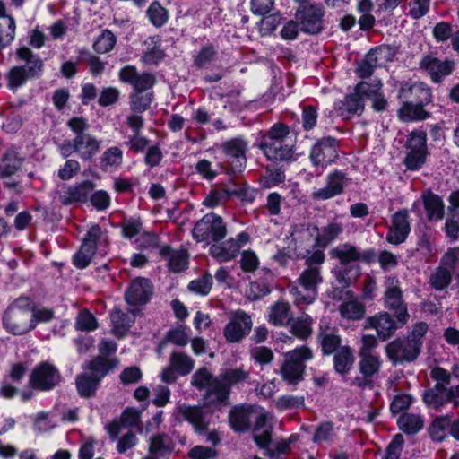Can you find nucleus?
I'll use <instances>...</instances> for the list:
<instances>
[{"label": "nucleus", "instance_id": "nucleus-54", "mask_svg": "<svg viewBox=\"0 0 459 459\" xmlns=\"http://www.w3.org/2000/svg\"><path fill=\"white\" fill-rule=\"evenodd\" d=\"M16 56L19 61L24 62V65H22V67H25L26 69H30L32 66V61L37 63L39 66V71L37 73V78L39 77L43 71V61L41 58L34 54L29 48L22 47L16 50Z\"/></svg>", "mask_w": 459, "mask_h": 459}, {"label": "nucleus", "instance_id": "nucleus-30", "mask_svg": "<svg viewBox=\"0 0 459 459\" xmlns=\"http://www.w3.org/2000/svg\"><path fill=\"white\" fill-rule=\"evenodd\" d=\"M255 416L252 406H236L231 409V428L239 432H244L250 428L251 420Z\"/></svg>", "mask_w": 459, "mask_h": 459}, {"label": "nucleus", "instance_id": "nucleus-56", "mask_svg": "<svg viewBox=\"0 0 459 459\" xmlns=\"http://www.w3.org/2000/svg\"><path fill=\"white\" fill-rule=\"evenodd\" d=\"M116 42L117 38L114 33L108 30H105L101 35L96 39L93 48L99 54H105L114 48Z\"/></svg>", "mask_w": 459, "mask_h": 459}, {"label": "nucleus", "instance_id": "nucleus-47", "mask_svg": "<svg viewBox=\"0 0 459 459\" xmlns=\"http://www.w3.org/2000/svg\"><path fill=\"white\" fill-rule=\"evenodd\" d=\"M451 419L448 416L436 418L429 428V432L434 441H442L450 433Z\"/></svg>", "mask_w": 459, "mask_h": 459}, {"label": "nucleus", "instance_id": "nucleus-33", "mask_svg": "<svg viewBox=\"0 0 459 459\" xmlns=\"http://www.w3.org/2000/svg\"><path fill=\"white\" fill-rule=\"evenodd\" d=\"M318 339L321 343L322 351L325 354H331L337 351L340 346L341 340L334 327L325 325L320 323V333Z\"/></svg>", "mask_w": 459, "mask_h": 459}, {"label": "nucleus", "instance_id": "nucleus-3", "mask_svg": "<svg viewBox=\"0 0 459 459\" xmlns=\"http://www.w3.org/2000/svg\"><path fill=\"white\" fill-rule=\"evenodd\" d=\"M429 376L436 383L423 394L426 405L433 409H441L450 403L453 408H458L459 384L450 385L451 373L443 368L435 367L430 370Z\"/></svg>", "mask_w": 459, "mask_h": 459}, {"label": "nucleus", "instance_id": "nucleus-26", "mask_svg": "<svg viewBox=\"0 0 459 459\" xmlns=\"http://www.w3.org/2000/svg\"><path fill=\"white\" fill-rule=\"evenodd\" d=\"M247 143L242 137L231 139V175L240 174L247 165Z\"/></svg>", "mask_w": 459, "mask_h": 459}, {"label": "nucleus", "instance_id": "nucleus-61", "mask_svg": "<svg viewBox=\"0 0 459 459\" xmlns=\"http://www.w3.org/2000/svg\"><path fill=\"white\" fill-rule=\"evenodd\" d=\"M275 407L280 411L298 409L304 406L302 396L283 395L274 401Z\"/></svg>", "mask_w": 459, "mask_h": 459}, {"label": "nucleus", "instance_id": "nucleus-36", "mask_svg": "<svg viewBox=\"0 0 459 459\" xmlns=\"http://www.w3.org/2000/svg\"><path fill=\"white\" fill-rule=\"evenodd\" d=\"M100 384L99 377L88 373H82L76 377V390L81 397L91 398L95 395Z\"/></svg>", "mask_w": 459, "mask_h": 459}, {"label": "nucleus", "instance_id": "nucleus-4", "mask_svg": "<svg viewBox=\"0 0 459 459\" xmlns=\"http://www.w3.org/2000/svg\"><path fill=\"white\" fill-rule=\"evenodd\" d=\"M382 83L378 79L361 82L357 84L355 92L347 96L342 103L343 109L348 114L361 112L364 108V100L371 101L372 108L377 112L384 111L387 107V100L381 91Z\"/></svg>", "mask_w": 459, "mask_h": 459}, {"label": "nucleus", "instance_id": "nucleus-64", "mask_svg": "<svg viewBox=\"0 0 459 459\" xmlns=\"http://www.w3.org/2000/svg\"><path fill=\"white\" fill-rule=\"evenodd\" d=\"M440 264L453 273L459 272V247L449 248L442 256Z\"/></svg>", "mask_w": 459, "mask_h": 459}, {"label": "nucleus", "instance_id": "nucleus-10", "mask_svg": "<svg viewBox=\"0 0 459 459\" xmlns=\"http://www.w3.org/2000/svg\"><path fill=\"white\" fill-rule=\"evenodd\" d=\"M385 307L394 311L396 319L401 325H404L409 314L407 307L402 299V290L399 286V281L395 277H387L385 281Z\"/></svg>", "mask_w": 459, "mask_h": 459}, {"label": "nucleus", "instance_id": "nucleus-1", "mask_svg": "<svg viewBox=\"0 0 459 459\" xmlns=\"http://www.w3.org/2000/svg\"><path fill=\"white\" fill-rule=\"evenodd\" d=\"M66 125L74 134V137L71 140H64L58 145V152L64 159L76 153L81 160L87 161L100 152L101 141L88 133L90 125L86 118L74 117L67 121Z\"/></svg>", "mask_w": 459, "mask_h": 459}, {"label": "nucleus", "instance_id": "nucleus-51", "mask_svg": "<svg viewBox=\"0 0 459 459\" xmlns=\"http://www.w3.org/2000/svg\"><path fill=\"white\" fill-rule=\"evenodd\" d=\"M152 101V93L133 91L129 95V105L132 112L143 113L147 110Z\"/></svg>", "mask_w": 459, "mask_h": 459}, {"label": "nucleus", "instance_id": "nucleus-31", "mask_svg": "<svg viewBox=\"0 0 459 459\" xmlns=\"http://www.w3.org/2000/svg\"><path fill=\"white\" fill-rule=\"evenodd\" d=\"M252 321L248 315L241 310L231 313V342L242 339L249 333Z\"/></svg>", "mask_w": 459, "mask_h": 459}, {"label": "nucleus", "instance_id": "nucleus-5", "mask_svg": "<svg viewBox=\"0 0 459 459\" xmlns=\"http://www.w3.org/2000/svg\"><path fill=\"white\" fill-rule=\"evenodd\" d=\"M31 302L28 298L17 299L5 311L3 323L13 334H24L35 328L31 320Z\"/></svg>", "mask_w": 459, "mask_h": 459}, {"label": "nucleus", "instance_id": "nucleus-49", "mask_svg": "<svg viewBox=\"0 0 459 459\" xmlns=\"http://www.w3.org/2000/svg\"><path fill=\"white\" fill-rule=\"evenodd\" d=\"M169 363L182 376L189 374L195 365V361L190 356L178 351H173L170 354Z\"/></svg>", "mask_w": 459, "mask_h": 459}, {"label": "nucleus", "instance_id": "nucleus-24", "mask_svg": "<svg viewBox=\"0 0 459 459\" xmlns=\"http://www.w3.org/2000/svg\"><path fill=\"white\" fill-rule=\"evenodd\" d=\"M94 185L92 182L86 180L80 184L69 186L59 195L60 202L65 204L73 203L86 202L90 193L92 191Z\"/></svg>", "mask_w": 459, "mask_h": 459}, {"label": "nucleus", "instance_id": "nucleus-53", "mask_svg": "<svg viewBox=\"0 0 459 459\" xmlns=\"http://www.w3.org/2000/svg\"><path fill=\"white\" fill-rule=\"evenodd\" d=\"M353 363V354L350 348L342 347L334 354V368L341 374L350 370Z\"/></svg>", "mask_w": 459, "mask_h": 459}, {"label": "nucleus", "instance_id": "nucleus-58", "mask_svg": "<svg viewBox=\"0 0 459 459\" xmlns=\"http://www.w3.org/2000/svg\"><path fill=\"white\" fill-rule=\"evenodd\" d=\"M114 367L112 361L104 357L99 356L90 361L88 368L91 370V375L99 377V380L105 377L108 371Z\"/></svg>", "mask_w": 459, "mask_h": 459}, {"label": "nucleus", "instance_id": "nucleus-14", "mask_svg": "<svg viewBox=\"0 0 459 459\" xmlns=\"http://www.w3.org/2000/svg\"><path fill=\"white\" fill-rule=\"evenodd\" d=\"M100 234L101 230L98 225H93L90 228L79 251L74 255L73 263L75 267L84 269L90 264L95 255Z\"/></svg>", "mask_w": 459, "mask_h": 459}, {"label": "nucleus", "instance_id": "nucleus-34", "mask_svg": "<svg viewBox=\"0 0 459 459\" xmlns=\"http://www.w3.org/2000/svg\"><path fill=\"white\" fill-rule=\"evenodd\" d=\"M162 255L168 256V266L173 273H180L187 268L188 254L186 250H170L169 247L160 251Z\"/></svg>", "mask_w": 459, "mask_h": 459}, {"label": "nucleus", "instance_id": "nucleus-48", "mask_svg": "<svg viewBox=\"0 0 459 459\" xmlns=\"http://www.w3.org/2000/svg\"><path fill=\"white\" fill-rule=\"evenodd\" d=\"M171 450V439L167 434L160 433L151 438L149 454L158 455L161 457L170 453Z\"/></svg>", "mask_w": 459, "mask_h": 459}, {"label": "nucleus", "instance_id": "nucleus-57", "mask_svg": "<svg viewBox=\"0 0 459 459\" xmlns=\"http://www.w3.org/2000/svg\"><path fill=\"white\" fill-rule=\"evenodd\" d=\"M452 273L451 271L440 264L430 276L431 286L437 290H444L450 284Z\"/></svg>", "mask_w": 459, "mask_h": 459}, {"label": "nucleus", "instance_id": "nucleus-11", "mask_svg": "<svg viewBox=\"0 0 459 459\" xmlns=\"http://www.w3.org/2000/svg\"><path fill=\"white\" fill-rule=\"evenodd\" d=\"M61 381L58 369L50 363L42 362L38 365L30 376V385L39 391H49Z\"/></svg>", "mask_w": 459, "mask_h": 459}, {"label": "nucleus", "instance_id": "nucleus-6", "mask_svg": "<svg viewBox=\"0 0 459 459\" xmlns=\"http://www.w3.org/2000/svg\"><path fill=\"white\" fill-rule=\"evenodd\" d=\"M323 281L322 270L305 268L297 279L296 285L290 290L294 302L299 306L311 304L315 301L318 292V286Z\"/></svg>", "mask_w": 459, "mask_h": 459}, {"label": "nucleus", "instance_id": "nucleus-27", "mask_svg": "<svg viewBox=\"0 0 459 459\" xmlns=\"http://www.w3.org/2000/svg\"><path fill=\"white\" fill-rule=\"evenodd\" d=\"M112 323V333L115 336L123 337L135 321L134 314L132 311L124 312L119 308H115L110 313Z\"/></svg>", "mask_w": 459, "mask_h": 459}, {"label": "nucleus", "instance_id": "nucleus-8", "mask_svg": "<svg viewBox=\"0 0 459 459\" xmlns=\"http://www.w3.org/2000/svg\"><path fill=\"white\" fill-rule=\"evenodd\" d=\"M226 234V225L223 223L222 219L214 213L205 214L195 223L192 231V235L197 242L206 241L210 238L218 242Z\"/></svg>", "mask_w": 459, "mask_h": 459}, {"label": "nucleus", "instance_id": "nucleus-21", "mask_svg": "<svg viewBox=\"0 0 459 459\" xmlns=\"http://www.w3.org/2000/svg\"><path fill=\"white\" fill-rule=\"evenodd\" d=\"M367 325V327L375 329L379 338L384 341L391 337L397 328L402 325L398 321L395 322L386 312L368 318Z\"/></svg>", "mask_w": 459, "mask_h": 459}, {"label": "nucleus", "instance_id": "nucleus-28", "mask_svg": "<svg viewBox=\"0 0 459 459\" xmlns=\"http://www.w3.org/2000/svg\"><path fill=\"white\" fill-rule=\"evenodd\" d=\"M31 63L33 67H30V69H26L25 67L19 65L13 66L10 69L7 74L8 86L10 88H19L25 84L28 80L37 78L39 66L36 62L32 61Z\"/></svg>", "mask_w": 459, "mask_h": 459}, {"label": "nucleus", "instance_id": "nucleus-25", "mask_svg": "<svg viewBox=\"0 0 459 459\" xmlns=\"http://www.w3.org/2000/svg\"><path fill=\"white\" fill-rule=\"evenodd\" d=\"M424 102L426 100H424L423 97H420L418 103L403 101L397 113L399 119L407 123L425 120L429 117V113L423 108Z\"/></svg>", "mask_w": 459, "mask_h": 459}, {"label": "nucleus", "instance_id": "nucleus-37", "mask_svg": "<svg viewBox=\"0 0 459 459\" xmlns=\"http://www.w3.org/2000/svg\"><path fill=\"white\" fill-rule=\"evenodd\" d=\"M424 209L430 221L441 220L444 216V204L442 199L432 193L422 195Z\"/></svg>", "mask_w": 459, "mask_h": 459}, {"label": "nucleus", "instance_id": "nucleus-9", "mask_svg": "<svg viewBox=\"0 0 459 459\" xmlns=\"http://www.w3.org/2000/svg\"><path fill=\"white\" fill-rule=\"evenodd\" d=\"M338 142L333 137H323L311 147L309 159L314 167L322 170L338 158Z\"/></svg>", "mask_w": 459, "mask_h": 459}, {"label": "nucleus", "instance_id": "nucleus-62", "mask_svg": "<svg viewBox=\"0 0 459 459\" xmlns=\"http://www.w3.org/2000/svg\"><path fill=\"white\" fill-rule=\"evenodd\" d=\"M98 327L95 316L88 310L79 313L75 320V328L80 331H93Z\"/></svg>", "mask_w": 459, "mask_h": 459}, {"label": "nucleus", "instance_id": "nucleus-16", "mask_svg": "<svg viewBox=\"0 0 459 459\" xmlns=\"http://www.w3.org/2000/svg\"><path fill=\"white\" fill-rule=\"evenodd\" d=\"M323 15L324 11L321 6L310 5L299 11L296 19L299 22L300 30L309 34H316L322 30Z\"/></svg>", "mask_w": 459, "mask_h": 459}, {"label": "nucleus", "instance_id": "nucleus-22", "mask_svg": "<svg viewBox=\"0 0 459 459\" xmlns=\"http://www.w3.org/2000/svg\"><path fill=\"white\" fill-rule=\"evenodd\" d=\"M454 65L453 61H442L430 56H425L420 62V67L430 75L435 82H438L443 77L449 75L454 69Z\"/></svg>", "mask_w": 459, "mask_h": 459}, {"label": "nucleus", "instance_id": "nucleus-42", "mask_svg": "<svg viewBox=\"0 0 459 459\" xmlns=\"http://www.w3.org/2000/svg\"><path fill=\"white\" fill-rule=\"evenodd\" d=\"M397 424L403 432L413 435L423 428L424 420L420 414L403 413L398 418Z\"/></svg>", "mask_w": 459, "mask_h": 459}, {"label": "nucleus", "instance_id": "nucleus-32", "mask_svg": "<svg viewBox=\"0 0 459 459\" xmlns=\"http://www.w3.org/2000/svg\"><path fill=\"white\" fill-rule=\"evenodd\" d=\"M15 22L6 14L5 6L0 0V49L10 45L14 39Z\"/></svg>", "mask_w": 459, "mask_h": 459}, {"label": "nucleus", "instance_id": "nucleus-63", "mask_svg": "<svg viewBox=\"0 0 459 459\" xmlns=\"http://www.w3.org/2000/svg\"><path fill=\"white\" fill-rule=\"evenodd\" d=\"M120 422L125 428H137L141 431V411L134 408H127L124 411L120 417Z\"/></svg>", "mask_w": 459, "mask_h": 459}, {"label": "nucleus", "instance_id": "nucleus-12", "mask_svg": "<svg viewBox=\"0 0 459 459\" xmlns=\"http://www.w3.org/2000/svg\"><path fill=\"white\" fill-rule=\"evenodd\" d=\"M385 351L388 359L394 364L414 361L420 353L418 344L410 342L407 338H397L387 344Z\"/></svg>", "mask_w": 459, "mask_h": 459}, {"label": "nucleus", "instance_id": "nucleus-44", "mask_svg": "<svg viewBox=\"0 0 459 459\" xmlns=\"http://www.w3.org/2000/svg\"><path fill=\"white\" fill-rule=\"evenodd\" d=\"M269 321L277 326H282L290 322V307L288 302L279 301L269 310Z\"/></svg>", "mask_w": 459, "mask_h": 459}, {"label": "nucleus", "instance_id": "nucleus-38", "mask_svg": "<svg viewBox=\"0 0 459 459\" xmlns=\"http://www.w3.org/2000/svg\"><path fill=\"white\" fill-rule=\"evenodd\" d=\"M333 273L338 283L348 287L359 278L360 269L358 264H340L333 270Z\"/></svg>", "mask_w": 459, "mask_h": 459}, {"label": "nucleus", "instance_id": "nucleus-29", "mask_svg": "<svg viewBox=\"0 0 459 459\" xmlns=\"http://www.w3.org/2000/svg\"><path fill=\"white\" fill-rule=\"evenodd\" d=\"M390 49L387 47H380L375 50H371L367 55L366 58L359 64L357 68V74L361 78L369 77L377 66V62L384 57H386Z\"/></svg>", "mask_w": 459, "mask_h": 459}, {"label": "nucleus", "instance_id": "nucleus-18", "mask_svg": "<svg viewBox=\"0 0 459 459\" xmlns=\"http://www.w3.org/2000/svg\"><path fill=\"white\" fill-rule=\"evenodd\" d=\"M119 79L133 86L134 91L144 92L151 89L155 77L150 73L138 74L136 68L132 65L123 67L119 72Z\"/></svg>", "mask_w": 459, "mask_h": 459}, {"label": "nucleus", "instance_id": "nucleus-46", "mask_svg": "<svg viewBox=\"0 0 459 459\" xmlns=\"http://www.w3.org/2000/svg\"><path fill=\"white\" fill-rule=\"evenodd\" d=\"M331 255L337 258L340 261V264H357L356 262L360 257L357 248L348 244L333 248L331 251Z\"/></svg>", "mask_w": 459, "mask_h": 459}, {"label": "nucleus", "instance_id": "nucleus-40", "mask_svg": "<svg viewBox=\"0 0 459 459\" xmlns=\"http://www.w3.org/2000/svg\"><path fill=\"white\" fill-rule=\"evenodd\" d=\"M359 371L364 377H369L378 373L382 365L378 354L359 351Z\"/></svg>", "mask_w": 459, "mask_h": 459}, {"label": "nucleus", "instance_id": "nucleus-19", "mask_svg": "<svg viewBox=\"0 0 459 459\" xmlns=\"http://www.w3.org/2000/svg\"><path fill=\"white\" fill-rule=\"evenodd\" d=\"M152 294V286L146 278L134 280L125 294L126 302L129 305H141L149 301Z\"/></svg>", "mask_w": 459, "mask_h": 459}, {"label": "nucleus", "instance_id": "nucleus-60", "mask_svg": "<svg viewBox=\"0 0 459 459\" xmlns=\"http://www.w3.org/2000/svg\"><path fill=\"white\" fill-rule=\"evenodd\" d=\"M336 437V429L332 422L320 424L315 431L313 441L315 443L332 442Z\"/></svg>", "mask_w": 459, "mask_h": 459}, {"label": "nucleus", "instance_id": "nucleus-43", "mask_svg": "<svg viewBox=\"0 0 459 459\" xmlns=\"http://www.w3.org/2000/svg\"><path fill=\"white\" fill-rule=\"evenodd\" d=\"M146 51L142 56V60L147 65H157L164 57L163 50L160 48V39L159 37H150L146 41Z\"/></svg>", "mask_w": 459, "mask_h": 459}, {"label": "nucleus", "instance_id": "nucleus-17", "mask_svg": "<svg viewBox=\"0 0 459 459\" xmlns=\"http://www.w3.org/2000/svg\"><path fill=\"white\" fill-rule=\"evenodd\" d=\"M293 140L263 139L261 148L265 156L272 160H288L293 155Z\"/></svg>", "mask_w": 459, "mask_h": 459}, {"label": "nucleus", "instance_id": "nucleus-41", "mask_svg": "<svg viewBox=\"0 0 459 459\" xmlns=\"http://www.w3.org/2000/svg\"><path fill=\"white\" fill-rule=\"evenodd\" d=\"M124 153L118 146H112L106 149L100 159V164L103 170L117 169L123 163Z\"/></svg>", "mask_w": 459, "mask_h": 459}, {"label": "nucleus", "instance_id": "nucleus-52", "mask_svg": "<svg viewBox=\"0 0 459 459\" xmlns=\"http://www.w3.org/2000/svg\"><path fill=\"white\" fill-rule=\"evenodd\" d=\"M312 322L313 320L309 315L303 314L291 323L292 334L301 340L307 339L312 333Z\"/></svg>", "mask_w": 459, "mask_h": 459}, {"label": "nucleus", "instance_id": "nucleus-45", "mask_svg": "<svg viewBox=\"0 0 459 459\" xmlns=\"http://www.w3.org/2000/svg\"><path fill=\"white\" fill-rule=\"evenodd\" d=\"M22 163V160L14 151L7 152L0 161V177H12L21 169Z\"/></svg>", "mask_w": 459, "mask_h": 459}, {"label": "nucleus", "instance_id": "nucleus-15", "mask_svg": "<svg viewBox=\"0 0 459 459\" xmlns=\"http://www.w3.org/2000/svg\"><path fill=\"white\" fill-rule=\"evenodd\" d=\"M410 231L409 212L407 210H400L392 216L386 240L390 244L399 245L406 240Z\"/></svg>", "mask_w": 459, "mask_h": 459}, {"label": "nucleus", "instance_id": "nucleus-50", "mask_svg": "<svg viewBox=\"0 0 459 459\" xmlns=\"http://www.w3.org/2000/svg\"><path fill=\"white\" fill-rule=\"evenodd\" d=\"M342 231L343 225L341 222L331 221L323 228L321 232L318 231L316 243L319 246L325 247L336 239Z\"/></svg>", "mask_w": 459, "mask_h": 459}, {"label": "nucleus", "instance_id": "nucleus-55", "mask_svg": "<svg viewBox=\"0 0 459 459\" xmlns=\"http://www.w3.org/2000/svg\"><path fill=\"white\" fill-rule=\"evenodd\" d=\"M146 13L152 24L157 28L162 27L168 22V11L158 2L152 3Z\"/></svg>", "mask_w": 459, "mask_h": 459}, {"label": "nucleus", "instance_id": "nucleus-2", "mask_svg": "<svg viewBox=\"0 0 459 459\" xmlns=\"http://www.w3.org/2000/svg\"><path fill=\"white\" fill-rule=\"evenodd\" d=\"M191 385L198 390H205L204 406L220 408L225 403L230 393V373L214 377L205 368H202L192 375Z\"/></svg>", "mask_w": 459, "mask_h": 459}, {"label": "nucleus", "instance_id": "nucleus-7", "mask_svg": "<svg viewBox=\"0 0 459 459\" xmlns=\"http://www.w3.org/2000/svg\"><path fill=\"white\" fill-rule=\"evenodd\" d=\"M312 351L307 347L297 348L286 354L285 362L281 368V375L289 384H297L303 378L305 362L311 359Z\"/></svg>", "mask_w": 459, "mask_h": 459}, {"label": "nucleus", "instance_id": "nucleus-13", "mask_svg": "<svg viewBox=\"0 0 459 459\" xmlns=\"http://www.w3.org/2000/svg\"><path fill=\"white\" fill-rule=\"evenodd\" d=\"M318 235V228L307 224L299 223L292 227L290 233L291 242L294 244L293 249L297 256H306L307 248L311 247Z\"/></svg>", "mask_w": 459, "mask_h": 459}, {"label": "nucleus", "instance_id": "nucleus-59", "mask_svg": "<svg viewBox=\"0 0 459 459\" xmlns=\"http://www.w3.org/2000/svg\"><path fill=\"white\" fill-rule=\"evenodd\" d=\"M212 285V277L209 273H205L198 279L193 280L188 284V290L195 294L205 296L207 295Z\"/></svg>", "mask_w": 459, "mask_h": 459}, {"label": "nucleus", "instance_id": "nucleus-35", "mask_svg": "<svg viewBox=\"0 0 459 459\" xmlns=\"http://www.w3.org/2000/svg\"><path fill=\"white\" fill-rule=\"evenodd\" d=\"M346 294L351 299L345 301L340 305L339 311L343 318L350 320H359L365 315V306L357 299L353 298L351 291H346Z\"/></svg>", "mask_w": 459, "mask_h": 459}, {"label": "nucleus", "instance_id": "nucleus-23", "mask_svg": "<svg viewBox=\"0 0 459 459\" xmlns=\"http://www.w3.org/2000/svg\"><path fill=\"white\" fill-rule=\"evenodd\" d=\"M345 174L342 171H334L327 176V186L313 193V196L318 200H326L340 195L343 190L346 181Z\"/></svg>", "mask_w": 459, "mask_h": 459}, {"label": "nucleus", "instance_id": "nucleus-39", "mask_svg": "<svg viewBox=\"0 0 459 459\" xmlns=\"http://www.w3.org/2000/svg\"><path fill=\"white\" fill-rule=\"evenodd\" d=\"M419 94L423 97L426 103L430 101V91L422 83H403L399 90L398 97L403 102L410 101V99L417 98Z\"/></svg>", "mask_w": 459, "mask_h": 459}, {"label": "nucleus", "instance_id": "nucleus-20", "mask_svg": "<svg viewBox=\"0 0 459 459\" xmlns=\"http://www.w3.org/2000/svg\"><path fill=\"white\" fill-rule=\"evenodd\" d=\"M176 410L183 420L193 426L195 432L201 434L207 429L208 423L205 420L204 413L201 406L179 403Z\"/></svg>", "mask_w": 459, "mask_h": 459}]
</instances>
